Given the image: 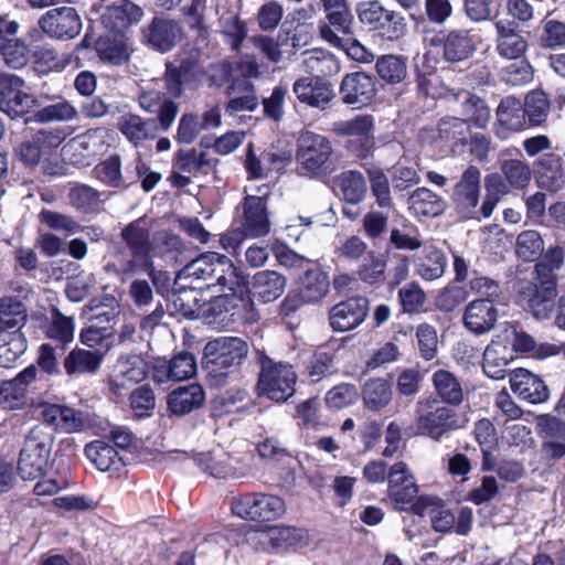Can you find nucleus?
<instances>
[{
    "mask_svg": "<svg viewBox=\"0 0 565 565\" xmlns=\"http://www.w3.org/2000/svg\"><path fill=\"white\" fill-rule=\"evenodd\" d=\"M209 326L217 329L236 330L246 324L258 321L259 312L254 299L245 292L234 291L230 295H220L211 298L200 308V313Z\"/></svg>",
    "mask_w": 565,
    "mask_h": 565,
    "instance_id": "nucleus-1",
    "label": "nucleus"
},
{
    "mask_svg": "<svg viewBox=\"0 0 565 565\" xmlns=\"http://www.w3.org/2000/svg\"><path fill=\"white\" fill-rule=\"evenodd\" d=\"M331 140L311 130L302 131L297 139L296 162L300 175L319 178L334 169Z\"/></svg>",
    "mask_w": 565,
    "mask_h": 565,
    "instance_id": "nucleus-2",
    "label": "nucleus"
},
{
    "mask_svg": "<svg viewBox=\"0 0 565 565\" xmlns=\"http://www.w3.org/2000/svg\"><path fill=\"white\" fill-rule=\"evenodd\" d=\"M119 237L130 254V258L125 259L117 270V276L124 281L136 276L137 266L153 257L154 245L147 216L129 222L121 228Z\"/></svg>",
    "mask_w": 565,
    "mask_h": 565,
    "instance_id": "nucleus-3",
    "label": "nucleus"
},
{
    "mask_svg": "<svg viewBox=\"0 0 565 565\" xmlns=\"http://www.w3.org/2000/svg\"><path fill=\"white\" fill-rule=\"evenodd\" d=\"M298 376L294 366L287 362H276L264 355L256 385L257 395L275 403H285L294 396Z\"/></svg>",
    "mask_w": 565,
    "mask_h": 565,
    "instance_id": "nucleus-4",
    "label": "nucleus"
},
{
    "mask_svg": "<svg viewBox=\"0 0 565 565\" xmlns=\"http://www.w3.org/2000/svg\"><path fill=\"white\" fill-rule=\"evenodd\" d=\"M54 435L43 426H35L25 437L20 451L18 470L23 479L44 476L51 466Z\"/></svg>",
    "mask_w": 565,
    "mask_h": 565,
    "instance_id": "nucleus-5",
    "label": "nucleus"
},
{
    "mask_svg": "<svg viewBox=\"0 0 565 565\" xmlns=\"http://www.w3.org/2000/svg\"><path fill=\"white\" fill-rule=\"evenodd\" d=\"M356 11L361 23L382 40L397 41L406 33L407 24L401 12L385 8L379 0L361 2Z\"/></svg>",
    "mask_w": 565,
    "mask_h": 565,
    "instance_id": "nucleus-6",
    "label": "nucleus"
},
{
    "mask_svg": "<svg viewBox=\"0 0 565 565\" xmlns=\"http://www.w3.org/2000/svg\"><path fill=\"white\" fill-rule=\"evenodd\" d=\"M416 429L420 435L439 440L446 433L461 427L456 413L435 397L420 398L416 404Z\"/></svg>",
    "mask_w": 565,
    "mask_h": 565,
    "instance_id": "nucleus-7",
    "label": "nucleus"
},
{
    "mask_svg": "<svg viewBox=\"0 0 565 565\" xmlns=\"http://www.w3.org/2000/svg\"><path fill=\"white\" fill-rule=\"evenodd\" d=\"M557 279L542 278L533 273L530 281L520 282L516 302L537 319L548 318L555 307Z\"/></svg>",
    "mask_w": 565,
    "mask_h": 565,
    "instance_id": "nucleus-8",
    "label": "nucleus"
},
{
    "mask_svg": "<svg viewBox=\"0 0 565 565\" xmlns=\"http://www.w3.org/2000/svg\"><path fill=\"white\" fill-rule=\"evenodd\" d=\"M67 138L62 127L31 130L30 138L19 142L13 152L15 158L26 167H35L43 156L52 154Z\"/></svg>",
    "mask_w": 565,
    "mask_h": 565,
    "instance_id": "nucleus-9",
    "label": "nucleus"
},
{
    "mask_svg": "<svg viewBox=\"0 0 565 565\" xmlns=\"http://www.w3.org/2000/svg\"><path fill=\"white\" fill-rule=\"evenodd\" d=\"M374 121L371 115H358L337 125L338 135L347 137L343 148L356 160H366L375 150Z\"/></svg>",
    "mask_w": 565,
    "mask_h": 565,
    "instance_id": "nucleus-10",
    "label": "nucleus"
},
{
    "mask_svg": "<svg viewBox=\"0 0 565 565\" xmlns=\"http://www.w3.org/2000/svg\"><path fill=\"white\" fill-rule=\"evenodd\" d=\"M430 47L436 50L447 63H460L469 60L477 47L472 36L467 30L441 29L426 36Z\"/></svg>",
    "mask_w": 565,
    "mask_h": 565,
    "instance_id": "nucleus-11",
    "label": "nucleus"
},
{
    "mask_svg": "<svg viewBox=\"0 0 565 565\" xmlns=\"http://www.w3.org/2000/svg\"><path fill=\"white\" fill-rule=\"evenodd\" d=\"M248 541L256 550L271 553L303 547L309 542V534L305 529L267 526L250 532Z\"/></svg>",
    "mask_w": 565,
    "mask_h": 565,
    "instance_id": "nucleus-12",
    "label": "nucleus"
},
{
    "mask_svg": "<svg viewBox=\"0 0 565 565\" xmlns=\"http://www.w3.org/2000/svg\"><path fill=\"white\" fill-rule=\"evenodd\" d=\"M480 181V170L471 164L462 172L460 180L454 186L451 202L458 215L463 220L480 221L483 218L481 206L478 207Z\"/></svg>",
    "mask_w": 565,
    "mask_h": 565,
    "instance_id": "nucleus-13",
    "label": "nucleus"
},
{
    "mask_svg": "<svg viewBox=\"0 0 565 565\" xmlns=\"http://www.w3.org/2000/svg\"><path fill=\"white\" fill-rule=\"evenodd\" d=\"M140 34L143 45L164 54L181 42L183 29L178 20L156 14L148 24L141 28Z\"/></svg>",
    "mask_w": 565,
    "mask_h": 565,
    "instance_id": "nucleus-14",
    "label": "nucleus"
},
{
    "mask_svg": "<svg viewBox=\"0 0 565 565\" xmlns=\"http://www.w3.org/2000/svg\"><path fill=\"white\" fill-rule=\"evenodd\" d=\"M38 26L52 40L70 41L81 33L83 23L75 8L58 7L42 14Z\"/></svg>",
    "mask_w": 565,
    "mask_h": 565,
    "instance_id": "nucleus-15",
    "label": "nucleus"
},
{
    "mask_svg": "<svg viewBox=\"0 0 565 565\" xmlns=\"http://www.w3.org/2000/svg\"><path fill=\"white\" fill-rule=\"evenodd\" d=\"M376 94V77L363 71L345 74L339 86L341 102L352 109H361L371 105Z\"/></svg>",
    "mask_w": 565,
    "mask_h": 565,
    "instance_id": "nucleus-16",
    "label": "nucleus"
},
{
    "mask_svg": "<svg viewBox=\"0 0 565 565\" xmlns=\"http://www.w3.org/2000/svg\"><path fill=\"white\" fill-rule=\"evenodd\" d=\"M242 211L241 228L247 237H264L270 232L266 195H245L238 207Z\"/></svg>",
    "mask_w": 565,
    "mask_h": 565,
    "instance_id": "nucleus-17",
    "label": "nucleus"
},
{
    "mask_svg": "<svg viewBox=\"0 0 565 565\" xmlns=\"http://www.w3.org/2000/svg\"><path fill=\"white\" fill-rule=\"evenodd\" d=\"M387 497L397 510L405 511L415 503L418 487L408 466L398 461L392 465L387 472Z\"/></svg>",
    "mask_w": 565,
    "mask_h": 565,
    "instance_id": "nucleus-18",
    "label": "nucleus"
},
{
    "mask_svg": "<svg viewBox=\"0 0 565 565\" xmlns=\"http://www.w3.org/2000/svg\"><path fill=\"white\" fill-rule=\"evenodd\" d=\"M507 343L511 344L514 353H565V343L561 345L553 343L537 344L535 339L523 330H518L516 327L505 329L498 334L484 349L483 353H493L497 347L507 349Z\"/></svg>",
    "mask_w": 565,
    "mask_h": 565,
    "instance_id": "nucleus-19",
    "label": "nucleus"
},
{
    "mask_svg": "<svg viewBox=\"0 0 565 565\" xmlns=\"http://www.w3.org/2000/svg\"><path fill=\"white\" fill-rule=\"evenodd\" d=\"M145 12L132 0H116L104 8L100 15L102 25L111 33H125L138 24Z\"/></svg>",
    "mask_w": 565,
    "mask_h": 565,
    "instance_id": "nucleus-20",
    "label": "nucleus"
},
{
    "mask_svg": "<svg viewBox=\"0 0 565 565\" xmlns=\"http://www.w3.org/2000/svg\"><path fill=\"white\" fill-rule=\"evenodd\" d=\"M369 313V300L362 296L347 298L334 305L329 313L330 326L334 331H350L359 327Z\"/></svg>",
    "mask_w": 565,
    "mask_h": 565,
    "instance_id": "nucleus-21",
    "label": "nucleus"
},
{
    "mask_svg": "<svg viewBox=\"0 0 565 565\" xmlns=\"http://www.w3.org/2000/svg\"><path fill=\"white\" fill-rule=\"evenodd\" d=\"M535 182L540 189L556 193L565 186V168L562 157L546 152L533 162Z\"/></svg>",
    "mask_w": 565,
    "mask_h": 565,
    "instance_id": "nucleus-22",
    "label": "nucleus"
},
{
    "mask_svg": "<svg viewBox=\"0 0 565 565\" xmlns=\"http://www.w3.org/2000/svg\"><path fill=\"white\" fill-rule=\"evenodd\" d=\"M32 407L41 408V418L44 423L53 426L55 429L65 433L79 431L84 422L79 413L75 409L58 404H49L42 399H31Z\"/></svg>",
    "mask_w": 565,
    "mask_h": 565,
    "instance_id": "nucleus-23",
    "label": "nucleus"
},
{
    "mask_svg": "<svg viewBox=\"0 0 565 565\" xmlns=\"http://www.w3.org/2000/svg\"><path fill=\"white\" fill-rule=\"evenodd\" d=\"M497 31L495 50L502 58L519 60L529 49L526 39L518 31L514 21L499 20L494 24Z\"/></svg>",
    "mask_w": 565,
    "mask_h": 565,
    "instance_id": "nucleus-24",
    "label": "nucleus"
},
{
    "mask_svg": "<svg viewBox=\"0 0 565 565\" xmlns=\"http://www.w3.org/2000/svg\"><path fill=\"white\" fill-rule=\"evenodd\" d=\"M292 92L301 104L319 109H324L334 97L332 85L328 81L312 76L296 79Z\"/></svg>",
    "mask_w": 565,
    "mask_h": 565,
    "instance_id": "nucleus-25",
    "label": "nucleus"
},
{
    "mask_svg": "<svg viewBox=\"0 0 565 565\" xmlns=\"http://www.w3.org/2000/svg\"><path fill=\"white\" fill-rule=\"evenodd\" d=\"M287 278L285 275L270 269L259 270L252 277L250 287H246V295L256 298L262 303L277 300L285 291Z\"/></svg>",
    "mask_w": 565,
    "mask_h": 565,
    "instance_id": "nucleus-26",
    "label": "nucleus"
},
{
    "mask_svg": "<svg viewBox=\"0 0 565 565\" xmlns=\"http://www.w3.org/2000/svg\"><path fill=\"white\" fill-rule=\"evenodd\" d=\"M35 371L33 365L28 366L13 380L0 383V407L14 411L28 404V385L34 380Z\"/></svg>",
    "mask_w": 565,
    "mask_h": 565,
    "instance_id": "nucleus-27",
    "label": "nucleus"
},
{
    "mask_svg": "<svg viewBox=\"0 0 565 565\" xmlns=\"http://www.w3.org/2000/svg\"><path fill=\"white\" fill-rule=\"evenodd\" d=\"M498 319V309L494 300L476 299L468 303L463 313V323L466 328L476 334H482L490 331Z\"/></svg>",
    "mask_w": 565,
    "mask_h": 565,
    "instance_id": "nucleus-28",
    "label": "nucleus"
},
{
    "mask_svg": "<svg viewBox=\"0 0 565 565\" xmlns=\"http://www.w3.org/2000/svg\"><path fill=\"white\" fill-rule=\"evenodd\" d=\"M129 39L125 33H111L99 35L94 43L100 61L110 65L121 66L130 58Z\"/></svg>",
    "mask_w": 565,
    "mask_h": 565,
    "instance_id": "nucleus-29",
    "label": "nucleus"
},
{
    "mask_svg": "<svg viewBox=\"0 0 565 565\" xmlns=\"http://www.w3.org/2000/svg\"><path fill=\"white\" fill-rule=\"evenodd\" d=\"M218 162L217 158H210L206 152H199L195 148L180 149L174 153L172 168L196 178L215 173Z\"/></svg>",
    "mask_w": 565,
    "mask_h": 565,
    "instance_id": "nucleus-30",
    "label": "nucleus"
},
{
    "mask_svg": "<svg viewBox=\"0 0 565 565\" xmlns=\"http://www.w3.org/2000/svg\"><path fill=\"white\" fill-rule=\"evenodd\" d=\"M510 385L514 394L531 404L543 403L548 398V388L543 380L525 369L512 373Z\"/></svg>",
    "mask_w": 565,
    "mask_h": 565,
    "instance_id": "nucleus-31",
    "label": "nucleus"
},
{
    "mask_svg": "<svg viewBox=\"0 0 565 565\" xmlns=\"http://www.w3.org/2000/svg\"><path fill=\"white\" fill-rule=\"evenodd\" d=\"M193 459L202 471L215 478H239L246 476V471L238 470L231 465L232 457L222 449L196 452L193 455Z\"/></svg>",
    "mask_w": 565,
    "mask_h": 565,
    "instance_id": "nucleus-32",
    "label": "nucleus"
},
{
    "mask_svg": "<svg viewBox=\"0 0 565 565\" xmlns=\"http://www.w3.org/2000/svg\"><path fill=\"white\" fill-rule=\"evenodd\" d=\"M330 288L328 274L319 266L305 270L296 282V289L310 303H317L327 296Z\"/></svg>",
    "mask_w": 565,
    "mask_h": 565,
    "instance_id": "nucleus-33",
    "label": "nucleus"
},
{
    "mask_svg": "<svg viewBox=\"0 0 565 565\" xmlns=\"http://www.w3.org/2000/svg\"><path fill=\"white\" fill-rule=\"evenodd\" d=\"M196 373V362L193 355H173L166 364L158 361L153 367V380L162 383L166 380L183 381Z\"/></svg>",
    "mask_w": 565,
    "mask_h": 565,
    "instance_id": "nucleus-34",
    "label": "nucleus"
},
{
    "mask_svg": "<svg viewBox=\"0 0 565 565\" xmlns=\"http://www.w3.org/2000/svg\"><path fill=\"white\" fill-rule=\"evenodd\" d=\"M88 460L100 471L119 473L125 462L118 451L104 440H94L85 447Z\"/></svg>",
    "mask_w": 565,
    "mask_h": 565,
    "instance_id": "nucleus-35",
    "label": "nucleus"
},
{
    "mask_svg": "<svg viewBox=\"0 0 565 565\" xmlns=\"http://www.w3.org/2000/svg\"><path fill=\"white\" fill-rule=\"evenodd\" d=\"M204 391L199 384L181 386L168 395V409L177 416H183L201 407Z\"/></svg>",
    "mask_w": 565,
    "mask_h": 565,
    "instance_id": "nucleus-36",
    "label": "nucleus"
},
{
    "mask_svg": "<svg viewBox=\"0 0 565 565\" xmlns=\"http://www.w3.org/2000/svg\"><path fill=\"white\" fill-rule=\"evenodd\" d=\"M242 355H204L203 369L210 383L222 386L231 374L236 373L241 366Z\"/></svg>",
    "mask_w": 565,
    "mask_h": 565,
    "instance_id": "nucleus-37",
    "label": "nucleus"
},
{
    "mask_svg": "<svg viewBox=\"0 0 565 565\" xmlns=\"http://www.w3.org/2000/svg\"><path fill=\"white\" fill-rule=\"evenodd\" d=\"M78 110L67 99L60 97L58 102L34 107L31 122L46 125L51 122H67L77 119Z\"/></svg>",
    "mask_w": 565,
    "mask_h": 565,
    "instance_id": "nucleus-38",
    "label": "nucleus"
},
{
    "mask_svg": "<svg viewBox=\"0 0 565 565\" xmlns=\"http://www.w3.org/2000/svg\"><path fill=\"white\" fill-rule=\"evenodd\" d=\"M7 24H12L13 29L6 30L0 34V54L6 64L12 68H21L28 62V46L17 39H12L18 31V23L6 20Z\"/></svg>",
    "mask_w": 565,
    "mask_h": 565,
    "instance_id": "nucleus-39",
    "label": "nucleus"
},
{
    "mask_svg": "<svg viewBox=\"0 0 565 565\" xmlns=\"http://www.w3.org/2000/svg\"><path fill=\"white\" fill-rule=\"evenodd\" d=\"M497 119L500 126L511 131H521L529 128L523 103L513 96L501 99L497 108Z\"/></svg>",
    "mask_w": 565,
    "mask_h": 565,
    "instance_id": "nucleus-40",
    "label": "nucleus"
},
{
    "mask_svg": "<svg viewBox=\"0 0 565 565\" xmlns=\"http://www.w3.org/2000/svg\"><path fill=\"white\" fill-rule=\"evenodd\" d=\"M305 70L310 76L327 81L340 72L339 60L330 52L316 49L308 52V56L303 60Z\"/></svg>",
    "mask_w": 565,
    "mask_h": 565,
    "instance_id": "nucleus-41",
    "label": "nucleus"
},
{
    "mask_svg": "<svg viewBox=\"0 0 565 565\" xmlns=\"http://www.w3.org/2000/svg\"><path fill=\"white\" fill-rule=\"evenodd\" d=\"M409 210L415 216L435 217L444 213L446 203L427 188L416 189L409 196Z\"/></svg>",
    "mask_w": 565,
    "mask_h": 565,
    "instance_id": "nucleus-42",
    "label": "nucleus"
},
{
    "mask_svg": "<svg viewBox=\"0 0 565 565\" xmlns=\"http://www.w3.org/2000/svg\"><path fill=\"white\" fill-rule=\"evenodd\" d=\"M470 127L466 120L458 117L441 118L437 125V139L456 151L467 143Z\"/></svg>",
    "mask_w": 565,
    "mask_h": 565,
    "instance_id": "nucleus-43",
    "label": "nucleus"
},
{
    "mask_svg": "<svg viewBox=\"0 0 565 565\" xmlns=\"http://www.w3.org/2000/svg\"><path fill=\"white\" fill-rule=\"evenodd\" d=\"M193 71L188 61H181L179 64L167 62L163 74L164 88L174 99H179L184 94V86L191 82Z\"/></svg>",
    "mask_w": 565,
    "mask_h": 565,
    "instance_id": "nucleus-44",
    "label": "nucleus"
},
{
    "mask_svg": "<svg viewBox=\"0 0 565 565\" xmlns=\"http://www.w3.org/2000/svg\"><path fill=\"white\" fill-rule=\"evenodd\" d=\"M241 279L242 277L233 262L226 255L218 253V259L214 262L205 286L207 288L221 286L222 288L235 291V287L241 285Z\"/></svg>",
    "mask_w": 565,
    "mask_h": 565,
    "instance_id": "nucleus-45",
    "label": "nucleus"
},
{
    "mask_svg": "<svg viewBox=\"0 0 565 565\" xmlns=\"http://www.w3.org/2000/svg\"><path fill=\"white\" fill-rule=\"evenodd\" d=\"M116 380L118 386L128 383L141 382L148 374V366L142 355H121L116 364Z\"/></svg>",
    "mask_w": 565,
    "mask_h": 565,
    "instance_id": "nucleus-46",
    "label": "nucleus"
},
{
    "mask_svg": "<svg viewBox=\"0 0 565 565\" xmlns=\"http://www.w3.org/2000/svg\"><path fill=\"white\" fill-rule=\"evenodd\" d=\"M375 71L386 84L396 85L407 76V60L401 55L384 54L377 57Z\"/></svg>",
    "mask_w": 565,
    "mask_h": 565,
    "instance_id": "nucleus-47",
    "label": "nucleus"
},
{
    "mask_svg": "<svg viewBox=\"0 0 565 565\" xmlns=\"http://www.w3.org/2000/svg\"><path fill=\"white\" fill-rule=\"evenodd\" d=\"M328 24L338 34L348 35L352 31L353 15L347 0H322Z\"/></svg>",
    "mask_w": 565,
    "mask_h": 565,
    "instance_id": "nucleus-48",
    "label": "nucleus"
},
{
    "mask_svg": "<svg viewBox=\"0 0 565 565\" xmlns=\"http://www.w3.org/2000/svg\"><path fill=\"white\" fill-rule=\"evenodd\" d=\"M427 508H430L429 516L435 531L448 532L454 527L456 522L455 515L444 507H436L433 498L419 497L412 505V510L418 515L423 514Z\"/></svg>",
    "mask_w": 565,
    "mask_h": 565,
    "instance_id": "nucleus-49",
    "label": "nucleus"
},
{
    "mask_svg": "<svg viewBox=\"0 0 565 565\" xmlns=\"http://www.w3.org/2000/svg\"><path fill=\"white\" fill-rule=\"evenodd\" d=\"M320 35L323 40L332 44L333 46L343 50L348 56L355 61L369 62L365 47L353 38V32L348 35L340 36L337 34L330 25H320Z\"/></svg>",
    "mask_w": 565,
    "mask_h": 565,
    "instance_id": "nucleus-50",
    "label": "nucleus"
},
{
    "mask_svg": "<svg viewBox=\"0 0 565 565\" xmlns=\"http://www.w3.org/2000/svg\"><path fill=\"white\" fill-rule=\"evenodd\" d=\"M79 341L95 351L74 349L70 353H102L100 349L109 350L115 341V334L109 327L89 326L79 332Z\"/></svg>",
    "mask_w": 565,
    "mask_h": 565,
    "instance_id": "nucleus-51",
    "label": "nucleus"
},
{
    "mask_svg": "<svg viewBox=\"0 0 565 565\" xmlns=\"http://www.w3.org/2000/svg\"><path fill=\"white\" fill-rule=\"evenodd\" d=\"M26 308L17 297L0 298V332L20 328L26 320Z\"/></svg>",
    "mask_w": 565,
    "mask_h": 565,
    "instance_id": "nucleus-52",
    "label": "nucleus"
},
{
    "mask_svg": "<svg viewBox=\"0 0 565 565\" xmlns=\"http://www.w3.org/2000/svg\"><path fill=\"white\" fill-rule=\"evenodd\" d=\"M75 321L73 317L64 316L56 311L51 323L46 328V337L61 350H66L68 343L74 340Z\"/></svg>",
    "mask_w": 565,
    "mask_h": 565,
    "instance_id": "nucleus-53",
    "label": "nucleus"
},
{
    "mask_svg": "<svg viewBox=\"0 0 565 565\" xmlns=\"http://www.w3.org/2000/svg\"><path fill=\"white\" fill-rule=\"evenodd\" d=\"M152 124L154 120L143 119L139 115L128 113L119 118L118 129L128 141L137 146L148 139Z\"/></svg>",
    "mask_w": 565,
    "mask_h": 565,
    "instance_id": "nucleus-54",
    "label": "nucleus"
},
{
    "mask_svg": "<svg viewBox=\"0 0 565 565\" xmlns=\"http://www.w3.org/2000/svg\"><path fill=\"white\" fill-rule=\"evenodd\" d=\"M523 106L529 127H539L546 121L550 111V100L543 90H531L526 95Z\"/></svg>",
    "mask_w": 565,
    "mask_h": 565,
    "instance_id": "nucleus-55",
    "label": "nucleus"
},
{
    "mask_svg": "<svg viewBox=\"0 0 565 565\" xmlns=\"http://www.w3.org/2000/svg\"><path fill=\"white\" fill-rule=\"evenodd\" d=\"M71 55L60 56L54 49L40 47L33 53L34 70L40 74L52 72H63L67 66H72Z\"/></svg>",
    "mask_w": 565,
    "mask_h": 565,
    "instance_id": "nucleus-56",
    "label": "nucleus"
},
{
    "mask_svg": "<svg viewBox=\"0 0 565 565\" xmlns=\"http://www.w3.org/2000/svg\"><path fill=\"white\" fill-rule=\"evenodd\" d=\"M338 185L343 200L351 204H359L366 194V181L363 174L356 170L343 172L338 179Z\"/></svg>",
    "mask_w": 565,
    "mask_h": 565,
    "instance_id": "nucleus-57",
    "label": "nucleus"
},
{
    "mask_svg": "<svg viewBox=\"0 0 565 565\" xmlns=\"http://www.w3.org/2000/svg\"><path fill=\"white\" fill-rule=\"evenodd\" d=\"M462 120L467 121V125L484 128L490 120V108L488 107L484 99L477 96L476 94L468 93L467 98L462 102Z\"/></svg>",
    "mask_w": 565,
    "mask_h": 565,
    "instance_id": "nucleus-58",
    "label": "nucleus"
},
{
    "mask_svg": "<svg viewBox=\"0 0 565 565\" xmlns=\"http://www.w3.org/2000/svg\"><path fill=\"white\" fill-rule=\"evenodd\" d=\"M416 273L425 280H435L443 276L446 267V256L437 248L426 250L415 259Z\"/></svg>",
    "mask_w": 565,
    "mask_h": 565,
    "instance_id": "nucleus-59",
    "label": "nucleus"
},
{
    "mask_svg": "<svg viewBox=\"0 0 565 565\" xmlns=\"http://www.w3.org/2000/svg\"><path fill=\"white\" fill-rule=\"evenodd\" d=\"M501 173L513 189H524L531 181L532 171L527 162L520 159H505L500 164Z\"/></svg>",
    "mask_w": 565,
    "mask_h": 565,
    "instance_id": "nucleus-60",
    "label": "nucleus"
},
{
    "mask_svg": "<svg viewBox=\"0 0 565 565\" xmlns=\"http://www.w3.org/2000/svg\"><path fill=\"white\" fill-rule=\"evenodd\" d=\"M415 83L417 95L426 99L437 100L443 98L448 90L435 68L428 72L417 70Z\"/></svg>",
    "mask_w": 565,
    "mask_h": 565,
    "instance_id": "nucleus-61",
    "label": "nucleus"
},
{
    "mask_svg": "<svg viewBox=\"0 0 565 565\" xmlns=\"http://www.w3.org/2000/svg\"><path fill=\"white\" fill-rule=\"evenodd\" d=\"M68 199L71 204L78 211L92 214L99 212L102 200L97 190L81 184L71 189Z\"/></svg>",
    "mask_w": 565,
    "mask_h": 565,
    "instance_id": "nucleus-62",
    "label": "nucleus"
},
{
    "mask_svg": "<svg viewBox=\"0 0 565 565\" xmlns=\"http://www.w3.org/2000/svg\"><path fill=\"white\" fill-rule=\"evenodd\" d=\"M15 95L18 96L12 99L4 114L11 119H21L25 125H29L34 107L40 106V99L35 95L24 92L23 87H20Z\"/></svg>",
    "mask_w": 565,
    "mask_h": 565,
    "instance_id": "nucleus-63",
    "label": "nucleus"
},
{
    "mask_svg": "<svg viewBox=\"0 0 565 565\" xmlns=\"http://www.w3.org/2000/svg\"><path fill=\"white\" fill-rule=\"evenodd\" d=\"M392 399V390L384 380H372L364 385L363 401L367 408L379 411Z\"/></svg>",
    "mask_w": 565,
    "mask_h": 565,
    "instance_id": "nucleus-64",
    "label": "nucleus"
}]
</instances>
